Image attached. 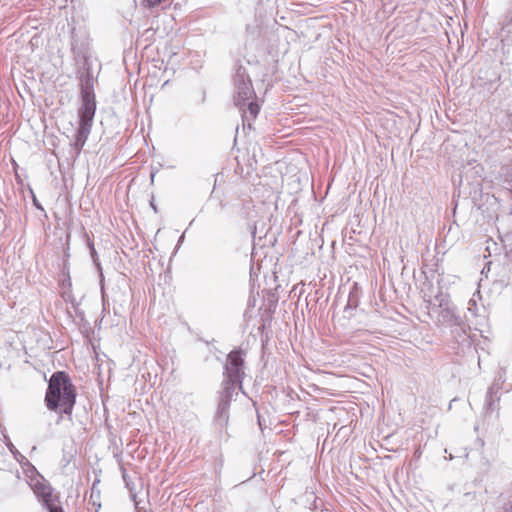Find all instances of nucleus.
<instances>
[{
    "label": "nucleus",
    "mask_w": 512,
    "mask_h": 512,
    "mask_svg": "<svg viewBox=\"0 0 512 512\" xmlns=\"http://www.w3.org/2000/svg\"><path fill=\"white\" fill-rule=\"evenodd\" d=\"M76 397V387L65 371L50 376L44 398L48 410L71 417Z\"/></svg>",
    "instance_id": "nucleus-1"
},
{
    "label": "nucleus",
    "mask_w": 512,
    "mask_h": 512,
    "mask_svg": "<svg viewBox=\"0 0 512 512\" xmlns=\"http://www.w3.org/2000/svg\"><path fill=\"white\" fill-rule=\"evenodd\" d=\"M81 106L78 109V128L75 133V141L72 144L76 155H79L84 147L92 129L96 112V98L94 91H80Z\"/></svg>",
    "instance_id": "nucleus-2"
},
{
    "label": "nucleus",
    "mask_w": 512,
    "mask_h": 512,
    "mask_svg": "<svg viewBox=\"0 0 512 512\" xmlns=\"http://www.w3.org/2000/svg\"><path fill=\"white\" fill-rule=\"evenodd\" d=\"M431 311L436 314L437 325L449 328L456 327L465 331V317L460 314L449 294L439 291L435 295V303L431 304Z\"/></svg>",
    "instance_id": "nucleus-3"
},
{
    "label": "nucleus",
    "mask_w": 512,
    "mask_h": 512,
    "mask_svg": "<svg viewBox=\"0 0 512 512\" xmlns=\"http://www.w3.org/2000/svg\"><path fill=\"white\" fill-rule=\"evenodd\" d=\"M245 351L240 348L233 349L227 355L223 365V380L238 385V390L245 394L243 379L245 377Z\"/></svg>",
    "instance_id": "nucleus-4"
},
{
    "label": "nucleus",
    "mask_w": 512,
    "mask_h": 512,
    "mask_svg": "<svg viewBox=\"0 0 512 512\" xmlns=\"http://www.w3.org/2000/svg\"><path fill=\"white\" fill-rule=\"evenodd\" d=\"M233 80L236 91L234 102L239 109H242V105H245L247 101L255 97L251 78L243 65L237 64L235 66Z\"/></svg>",
    "instance_id": "nucleus-5"
},
{
    "label": "nucleus",
    "mask_w": 512,
    "mask_h": 512,
    "mask_svg": "<svg viewBox=\"0 0 512 512\" xmlns=\"http://www.w3.org/2000/svg\"><path fill=\"white\" fill-rule=\"evenodd\" d=\"M237 389V384L224 380L222 381L221 390L218 392V405L215 414V421L221 427L226 425L228 422L230 403L233 396L237 394Z\"/></svg>",
    "instance_id": "nucleus-6"
},
{
    "label": "nucleus",
    "mask_w": 512,
    "mask_h": 512,
    "mask_svg": "<svg viewBox=\"0 0 512 512\" xmlns=\"http://www.w3.org/2000/svg\"><path fill=\"white\" fill-rule=\"evenodd\" d=\"M36 498L47 512H65L61 506L60 495L55 493L54 489L46 491Z\"/></svg>",
    "instance_id": "nucleus-7"
},
{
    "label": "nucleus",
    "mask_w": 512,
    "mask_h": 512,
    "mask_svg": "<svg viewBox=\"0 0 512 512\" xmlns=\"http://www.w3.org/2000/svg\"><path fill=\"white\" fill-rule=\"evenodd\" d=\"M77 75L80 82V91H94L95 77L92 71V63L79 66Z\"/></svg>",
    "instance_id": "nucleus-8"
},
{
    "label": "nucleus",
    "mask_w": 512,
    "mask_h": 512,
    "mask_svg": "<svg viewBox=\"0 0 512 512\" xmlns=\"http://www.w3.org/2000/svg\"><path fill=\"white\" fill-rule=\"evenodd\" d=\"M28 485L36 497L46 491L53 490L52 485L40 473L39 475L29 477Z\"/></svg>",
    "instance_id": "nucleus-9"
},
{
    "label": "nucleus",
    "mask_w": 512,
    "mask_h": 512,
    "mask_svg": "<svg viewBox=\"0 0 512 512\" xmlns=\"http://www.w3.org/2000/svg\"><path fill=\"white\" fill-rule=\"evenodd\" d=\"M240 111L242 112L243 125L247 122L250 127L251 121L259 114L260 107L257 102L251 99L247 101L245 105H242V109H240Z\"/></svg>",
    "instance_id": "nucleus-10"
},
{
    "label": "nucleus",
    "mask_w": 512,
    "mask_h": 512,
    "mask_svg": "<svg viewBox=\"0 0 512 512\" xmlns=\"http://www.w3.org/2000/svg\"><path fill=\"white\" fill-rule=\"evenodd\" d=\"M499 390L500 385L498 383H493L488 389L485 399V407L487 411H494L498 409V403L500 400V396L498 395Z\"/></svg>",
    "instance_id": "nucleus-11"
},
{
    "label": "nucleus",
    "mask_w": 512,
    "mask_h": 512,
    "mask_svg": "<svg viewBox=\"0 0 512 512\" xmlns=\"http://www.w3.org/2000/svg\"><path fill=\"white\" fill-rule=\"evenodd\" d=\"M10 450L14 454V458L22 466V468L24 470V473H25L27 478L35 476V475H39V472L36 469V467L24 455H22L16 449L15 450L10 449Z\"/></svg>",
    "instance_id": "nucleus-12"
},
{
    "label": "nucleus",
    "mask_w": 512,
    "mask_h": 512,
    "mask_svg": "<svg viewBox=\"0 0 512 512\" xmlns=\"http://www.w3.org/2000/svg\"><path fill=\"white\" fill-rule=\"evenodd\" d=\"M355 289L349 293L347 304L344 308V317L351 319L355 315L356 308L359 305V295L356 284L354 285Z\"/></svg>",
    "instance_id": "nucleus-13"
},
{
    "label": "nucleus",
    "mask_w": 512,
    "mask_h": 512,
    "mask_svg": "<svg viewBox=\"0 0 512 512\" xmlns=\"http://www.w3.org/2000/svg\"><path fill=\"white\" fill-rule=\"evenodd\" d=\"M87 245H88L89 250H90V256L92 258V261H93L94 265L97 267V269H98V271L100 273V285H101L102 296L104 297V284H103V282H104V275H103V272H102L101 263L99 261L96 249L94 247V243L89 238L87 240Z\"/></svg>",
    "instance_id": "nucleus-14"
},
{
    "label": "nucleus",
    "mask_w": 512,
    "mask_h": 512,
    "mask_svg": "<svg viewBox=\"0 0 512 512\" xmlns=\"http://www.w3.org/2000/svg\"><path fill=\"white\" fill-rule=\"evenodd\" d=\"M71 51L73 55L89 53V43L86 40L73 39Z\"/></svg>",
    "instance_id": "nucleus-15"
},
{
    "label": "nucleus",
    "mask_w": 512,
    "mask_h": 512,
    "mask_svg": "<svg viewBox=\"0 0 512 512\" xmlns=\"http://www.w3.org/2000/svg\"><path fill=\"white\" fill-rule=\"evenodd\" d=\"M73 58L75 60V63L77 67L84 66L85 64H91V59L89 56V53L86 54H80V55H73Z\"/></svg>",
    "instance_id": "nucleus-16"
},
{
    "label": "nucleus",
    "mask_w": 512,
    "mask_h": 512,
    "mask_svg": "<svg viewBox=\"0 0 512 512\" xmlns=\"http://www.w3.org/2000/svg\"><path fill=\"white\" fill-rule=\"evenodd\" d=\"M163 0H143L142 5L146 8L152 9L158 6Z\"/></svg>",
    "instance_id": "nucleus-17"
},
{
    "label": "nucleus",
    "mask_w": 512,
    "mask_h": 512,
    "mask_svg": "<svg viewBox=\"0 0 512 512\" xmlns=\"http://www.w3.org/2000/svg\"><path fill=\"white\" fill-rule=\"evenodd\" d=\"M503 512H512V495L509 496L506 503H504Z\"/></svg>",
    "instance_id": "nucleus-18"
},
{
    "label": "nucleus",
    "mask_w": 512,
    "mask_h": 512,
    "mask_svg": "<svg viewBox=\"0 0 512 512\" xmlns=\"http://www.w3.org/2000/svg\"><path fill=\"white\" fill-rule=\"evenodd\" d=\"M505 22H506V25L512 26V10L507 13Z\"/></svg>",
    "instance_id": "nucleus-19"
},
{
    "label": "nucleus",
    "mask_w": 512,
    "mask_h": 512,
    "mask_svg": "<svg viewBox=\"0 0 512 512\" xmlns=\"http://www.w3.org/2000/svg\"><path fill=\"white\" fill-rule=\"evenodd\" d=\"M33 204L34 206L39 209V210H44L42 205L39 203V201L37 200L36 196L33 194Z\"/></svg>",
    "instance_id": "nucleus-20"
},
{
    "label": "nucleus",
    "mask_w": 512,
    "mask_h": 512,
    "mask_svg": "<svg viewBox=\"0 0 512 512\" xmlns=\"http://www.w3.org/2000/svg\"><path fill=\"white\" fill-rule=\"evenodd\" d=\"M121 471H122V477H123V480L127 483V473H126V469L121 466Z\"/></svg>",
    "instance_id": "nucleus-21"
},
{
    "label": "nucleus",
    "mask_w": 512,
    "mask_h": 512,
    "mask_svg": "<svg viewBox=\"0 0 512 512\" xmlns=\"http://www.w3.org/2000/svg\"><path fill=\"white\" fill-rule=\"evenodd\" d=\"M98 482H99V480H97V481H95V482L93 483V486H92V489H91V498H93V496H94L95 486H96V484H97Z\"/></svg>",
    "instance_id": "nucleus-22"
},
{
    "label": "nucleus",
    "mask_w": 512,
    "mask_h": 512,
    "mask_svg": "<svg viewBox=\"0 0 512 512\" xmlns=\"http://www.w3.org/2000/svg\"><path fill=\"white\" fill-rule=\"evenodd\" d=\"M150 205H151V207L153 208V210H154L155 212H157L156 205H155L152 201H151Z\"/></svg>",
    "instance_id": "nucleus-23"
},
{
    "label": "nucleus",
    "mask_w": 512,
    "mask_h": 512,
    "mask_svg": "<svg viewBox=\"0 0 512 512\" xmlns=\"http://www.w3.org/2000/svg\"><path fill=\"white\" fill-rule=\"evenodd\" d=\"M258 423L259 425L261 426V420H260V417L258 416Z\"/></svg>",
    "instance_id": "nucleus-24"
}]
</instances>
